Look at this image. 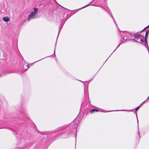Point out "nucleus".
<instances>
[{
  "mask_svg": "<svg viewBox=\"0 0 149 149\" xmlns=\"http://www.w3.org/2000/svg\"><path fill=\"white\" fill-rule=\"evenodd\" d=\"M65 129V127H60L56 129L55 130L50 132L51 134H54L57 133L58 132L61 131ZM40 134L43 135H46L47 136H45L44 138H47L48 136H51V135L49 134L50 133L49 132H40Z\"/></svg>",
  "mask_w": 149,
  "mask_h": 149,
  "instance_id": "nucleus-1",
  "label": "nucleus"
},
{
  "mask_svg": "<svg viewBox=\"0 0 149 149\" xmlns=\"http://www.w3.org/2000/svg\"><path fill=\"white\" fill-rule=\"evenodd\" d=\"M123 35H121V38L123 39V40H121V42L119 44L118 47L113 51V52L123 42L126 41L128 39V38L132 37V34L130 33L127 32H125L123 33Z\"/></svg>",
  "mask_w": 149,
  "mask_h": 149,
  "instance_id": "nucleus-2",
  "label": "nucleus"
},
{
  "mask_svg": "<svg viewBox=\"0 0 149 149\" xmlns=\"http://www.w3.org/2000/svg\"><path fill=\"white\" fill-rule=\"evenodd\" d=\"M33 10L34 11L31 12L29 15L28 19V22H29L32 19H35L37 17L38 9L34 8H33Z\"/></svg>",
  "mask_w": 149,
  "mask_h": 149,
  "instance_id": "nucleus-3",
  "label": "nucleus"
},
{
  "mask_svg": "<svg viewBox=\"0 0 149 149\" xmlns=\"http://www.w3.org/2000/svg\"><path fill=\"white\" fill-rule=\"evenodd\" d=\"M72 132L70 130H68L64 131V132L59 133L58 136H60L62 135H63V138H66L70 136V135L71 133Z\"/></svg>",
  "mask_w": 149,
  "mask_h": 149,
  "instance_id": "nucleus-4",
  "label": "nucleus"
},
{
  "mask_svg": "<svg viewBox=\"0 0 149 149\" xmlns=\"http://www.w3.org/2000/svg\"><path fill=\"white\" fill-rule=\"evenodd\" d=\"M105 10L110 15V16L113 19V21L114 22V23H115L116 25V26H117V24L116 23V22L113 15L111 14V12L110 10H109V9L108 8L107 9V8H106V9H105Z\"/></svg>",
  "mask_w": 149,
  "mask_h": 149,
  "instance_id": "nucleus-5",
  "label": "nucleus"
},
{
  "mask_svg": "<svg viewBox=\"0 0 149 149\" xmlns=\"http://www.w3.org/2000/svg\"><path fill=\"white\" fill-rule=\"evenodd\" d=\"M133 36L134 38L137 39V40L138 39V38L141 36V35L139 34H132V36Z\"/></svg>",
  "mask_w": 149,
  "mask_h": 149,
  "instance_id": "nucleus-6",
  "label": "nucleus"
},
{
  "mask_svg": "<svg viewBox=\"0 0 149 149\" xmlns=\"http://www.w3.org/2000/svg\"><path fill=\"white\" fill-rule=\"evenodd\" d=\"M93 1H92L91 2L89 3L88 4L86 5V6H84V7H82L81 8H84L90 5H91V6H94L95 3V2H94V3H93V4H92Z\"/></svg>",
  "mask_w": 149,
  "mask_h": 149,
  "instance_id": "nucleus-7",
  "label": "nucleus"
},
{
  "mask_svg": "<svg viewBox=\"0 0 149 149\" xmlns=\"http://www.w3.org/2000/svg\"><path fill=\"white\" fill-rule=\"evenodd\" d=\"M3 19L4 21L6 22H8L9 21V18L7 17H3Z\"/></svg>",
  "mask_w": 149,
  "mask_h": 149,
  "instance_id": "nucleus-8",
  "label": "nucleus"
},
{
  "mask_svg": "<svg viewBox=\"0 0 149 149\" xmlns=\"http://www.w3.org/2000/svg\"><path fill=\"white\" fill-rule=\"evenodd\" d=\"M99 110H97V109H93L90 110V112L91 113H93L94 112H98Z\"/></svg>",
  "mask_w": 149,
  "mask_h": 149,
  "instance_id": "nucleus-9",
  "label": "nucleus"
},
{
  "mask_svg": "<svg viewBox=\"0 0 149 149\" xmlns=\"http://www.w3.org/2000/svg\"><path fill=\"white\" fill-rule=\"evenodd\" d=\"M77 124L76 123L74 125V129H73V132H76V133H77Z\"/></svg>",
  "mask_w": 149,
  "mask_h": 149,
  "instance_id": "nucleus-10",
  "label": "nucleus"
},
{
  "mask_svg": "<svg viewBox=\"0 0 149 149\" xmlns=\"http://www.w3.org/2000/svg\"><path fill=\"white\" fill-rule=\"evenodd\" d=\"M20 111L22 113H23L24 114H25L24 113L26 111L25 110L23 109L22 108V109L20 110Z\"/></svg>",
  "mask_w": 149,
  "mask_h": 149,
  "instance_id": "nucleus-11",
  "label": "nucleus"
},
{
  "mask_svg": "<svg viewBox=\"0 0 149 149\" xmlns=\"http://www.w3.org/2000/svg\"><path fill=\"white\" fill-rule=\"evenodd\" d=\"M141 106V105H140L139 106L137 107L136 109H135V112H136V111H137L139 109V108Z\"/></svg>",
  "mask_w": 149,
  "mask_h": 149,
  "instance_id": "nucleus-12",
  "label": "nucleus"
},
{
  "mask_svg": "<svg viewBox=\"0 0 149 149\" xmlns=\"http://www.w3.org/2000/svg\"><path fill=\"white\" fill-rule=\"evenodd\" d=\"M130 40L134 41V42H138V41L136 40H135L134 39H132Z\"/></svg>",
  "mask_w": 149,
  "mask_h": 149,
  "instance_id": "nucleus-13",
  "label": "nucleus"
},
{
  "mask_svg": "<svg viewBox=\"0 0 149 149\" xmlns=\"http://www.w3.org/2000/svg\"><path fill=\"white\" fill-rule=\"evenodd\" d=\"M149 25L148 26H147V27H146L145 28H144V29L142 30V31H144V30L145 29H146V28H149Z\"/></svg>",
  "mask_w": 149,
  "mask_h": 149,
  "instance_id": "nucleus-14",
  "label": "nucleus"
},
{
  "mask_svg": "<svg viewBox=\"0 0 149 149\" xmlns=\"http://www.w3.org/2000/svg\"><path fill=\"white\" fill-rule=\"evenodd\" d=\"M136 113V118H137V122H138V118H137V113Z\"/></svg>",
  "mask_w": 149,
  "mask_h": 149,
  "instance_id": "nucleus-15",
  "label": "nucleus"
},
{
  "mask_svg": "<svg viewBox=\"0 0 149 149\" xmlns=\"http://www.w3.org/2000/svg\"><path fill=\"white\" fill-rule=\"evenodd\" d=\"M147 100V99H146L145 101H144V102H143L140 105H141H141L143 103H144V102L146 101V100Z\"/></svg>",
  "mask_w": 149,
  "mask_h": 149,
  "instance_id": "nucleus-16",
  "label": "nucleus"
},
{
  "mask_svg": "<svg viewBox=\"0 0 149 149\" xmlns=\"http://www.w3.org/2000/svg\"><path fill=\"white\" fill-rule=\"evenodd\" d=\"M27 68H29V65H27Z\"/></svg>",
  "mask_w": 149,
  "mask_h": 149,
  "instance_id": "nucleus-17",
  "label": "nucleus"
},
{
  "mask_svg": "<svg viewBox=\"0 0 149 149\" xmlns=\"http://www.w3.org/2000/svg\"><path fill=\"white\" fill-rule=\"evenodd\" d=\"M43 58H42V59H40V60H38V61H36V62H34V63H35V62H38V61H40V60H41L42 59H43Z\"/></svg>",
  "mask_w": 149,
  "mask_h": 149,
  "instance_id": "nucleus-18",
  "label": "nucleus"
},
{
  "mask_svg": "<svg viewBox=\"0 0 149 149\" xmlns=\"http://www.w3.org/2000/svg\"><path fill=\"white\" fill-rule=\"evenodd\" d=\"M138 134H139V138H140V135H139V132H138Z\"/></svg>",
  "mask_w": 149,
  "mask_h": 149,
  "instance_id": "nucleus-19",
  "label": "nucleus"
},
{
  "mask_svg": "<svg viewBox=\"0 0 149 149\" xmlns=\"http://www.w3.org/2000/svg\"><path fill=\"white\" fill-rule=\"evenodd\" d=\"M59 31L58 33V34H59ZM58 38V36H57V38Z\"/></svg>",
  "mask_w": 149,
  "mask_h": 149,
  "instance_id": "nucleus-20",
  "label": "nucleus"
},
{
  "mask_svg": "<svg viewBox=\"0 0 149 149\" xmlns=\"http://www.w3.org/2000/svg\"><path fill=\"white\" fill-rule=\"evenodd\" d=\"M55 49H54V54H55Z\"/></svg>",
  "mask_w": 149,
  "mask_h": 149,
  "instance_id": "nucleus-21",
  "label": "nucleus"
},
{
  "mask_svg": "<svg viewBox=\"0 0 149 149\" xmlns=\"http://www.w3.org/2000/svg\"><path fill=\"white\" fill-rule=\"evenodd\" d=\"M107 111V112H110V111Z\"/></svg>",
  "mask_w": 149,
  "mask_h": 149,
  "instance_id": "nucleus-22",
  "label": "nucleus"
},
{
  "mask_svg": "<svg viewBox=\"0 0 149 149\" xmlns=\"http://www.w3.org/2000/svg\"><path fill=\"white\" fill-rule=\"evenodd\" d=\"M148 98H149V96L148 97V98L146 99H148Z\"/></svg>",
  "mask_w": 149,
  "mask_h": 149,
  "instance_id": "nucleus-23",
  "label": "nucleus"
},
{
  "mask_svg": "<svg viewBox=\"0 0 149 149\" xmlns=\"http://www.w3.org/2000/svg\"><path fill=\"white\" fill-rule=\"evenodd\" d=\"M43 140H44V142H45V139H44Z\"/></svg>",
  "mask_w": 149,
  "mask_h": 149,
  "instance_id": "nucleus-24",
  "label": "nucleus"
},
{
  "mask_svg": "<svg viewBox=\"0 0 149 149\" xmlns=\"http://www.w3.org/2000/svg\"><path fill=\"white\" fill-rule=\"evenodd\" d=\"M126 110H121V111H126Z\"/></svg>",
  "mask_w": 149,
  "mask_h": 149,
  "instance_id": "nucleus-25",
  "label": "nucleus"
},
{
  "mask_svg": "<svg viewBox=\"0 0 149 149\" xmlns=\"http://www.w3.org/2000/svg\"><path fill=\"white\" fill-rule=\"evenodd\" d=\"M120 111L119 110H116V111Z\"/></svg>",
  "mask_w": 149,
  "mask_h": 149,
  "instance_id": "nucleus-26",
  "label": "nucleus"
},
{
  "mask_svg": "<svg viewBox=\"0 0 149 149\" xmlns=\"http://www.w3.org/2000/svg\"><path fill=\"white\" fill-rule=\"evenodd\" d=\"M75 139H76V135H75Z\"/></svg>",
  "mask_w": 149,
  "mask_h": 149,
  "instance_id": "nucleus-27",
  "label": "nucleus"
},
{
  "mask_svg": "<svg viewBox=\"0 0 149 149\" xmlns=\"http://www.w3.org/2000/svg\"><path fill=\"white\" fill-rule=\"evenodd\" d=\"M80 81H81V82H83L82 81H80V80H79Z\"/></svg>",
  "mask_w": 149,
  "mask_h": 149,
  "instance_id": "nucleus-28",
  "label": "nucleus"
}]
</instances>
